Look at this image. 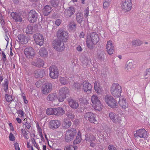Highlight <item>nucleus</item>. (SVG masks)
Segmentation results:
<instances>
[{"label": "nucleus", "mask_w": 150, "mask_h": 150, "mask_svg": "<svg viewBox=\"0 0 150 150\" xmlns=\"http://www.w3.org/2000/svg\"><path fill=\"white\" fill-rule=\"evenodd\" d=\"M99 41L98 34L96 32H92L87 37L86 44L88 47L93 49V45L96 44Z\"/></svg>", "instance_id": "1"}, {"label": "nucleus", "mask_w": 150, "mask_h": 150, "mask_svg": "<svg viewBox=\"0 0 150 150\" xmlns=\"http://www.w3.org/2000/svg\"><path fill=\"white\" fill-rule=\"evenodd\" d=\"M110 91L113 96L119 97L122 92L121 86L118 83H113L111 87Z\"/></svg>", "instance_id": "2"}, {"label": "nucleus", "mask_w": 150, "mask_h": 150, "mask_svg": "<svg viewBox=\"0 0 150 150\" xmlns=\"http://www.w3.org/2000/svg\"><path fill=\"white\" fill-rule=\"evenodd\" d=\"M105 103L109 107L113 108H116L117 105V101L110 95H106L104 99Z\"/></svg>", "instance_id": "3"}, {"label": "nucleus", "mask_w": 150, "mask_h": 150, "mask_svg": "<svg viewBox=\"0 0 150 150\" xmlns=\"http://www.w3.org/2000/svg\"><path fill=\"white\" fill-rule=\"evenodd\" d=\"M57 37L58 40H61L63 42H66L68 39L69 35L68 32L63 29L58 30L56 33Z\"/></svg>", "instance_id": "4"}, {"label": "nucleus", "mask_w": 150, "mask_h": 150, "mask_svg": "<svg viewBox=\"0 0 150 150\" xmlns=\"http://www.w3.org/2000/svg\"><path fill=\"white\" fill-rule=\"evenodd\" d=\"M99 99L98 97L96 95H93L91 98L93 107L96 110L100 111L102 110L103 106Z\"/></svg>", "instance_id": "5"}, {"label": "nucleus", "mask_w": 150, "mask_h": 150, "mask_svg": "<svg viewBox=\"0 0 150 150\" xmlns=\"http://www.w3.org/2000/svg\"><path fill=\"white\" fill-rule=\"evenodd\" d=\"M132 6L131 0H122L121 8L125 13H127L131 10Z\"/></svg>", "instance_id": "6"}, {"label": "nucleus", "mask_w": 150, "mask_h": 150, "mask_svg": "<svg viewBox=\"0 0 150 150\" xmlns=\"http://www.w3.org/2000/svg\"><path fill=\"white\" fill-rule=\"evenodd\" d=\"M76 131L74 128L69 129L66 131L65 137V141L69 142L71 141L76 135Z\"/></svg>", "instance_id": "7"}, {"label": "nucleus", "mask_w": 150, "mask_h": 150, "mask_svg": "<svg viewBox=\"0 0 150 150\" xmlns=\"http://www.w3.org/2000/svg\"><path fill=\"white\" fill-rule=\"evenodd\" d=\"M69 92L68 88L66 87L62 88L59 92V96L58 97V100L62 102L66 97V95L68 94Z\"/></svg>", "instance_id": "8"}, {"label": "nucleus", "mask_w": 150, "mask_h": 150, "mask_svg": "<svg viewBox=\"0 0 150 150\" xmlns=\"http://www.w3.org/2000/svg\"><path fill=\"white\" fill-rule=\"evenodd\" d=\"M134 137L137 138H143L147 139L148 135L147 131L144 129H141L137 130L136 133L134 134Z\"/></svg>", "instance_id": "9"}, {"label": "nucleus", "mask_w": 150, "mask_h": 150, "mask_svg": "<svg viewBox=\"0 0 150 150\" xmlns=\"http://www.w3.org/2000/svg\"><path fill=\"white\" fill-rule=\"evenodd\" d=\"M50 77L52 79L57 78L59 76V71L57 67L54 65L51 66L49 68Z\"/></svg>", "instance_id": "10"}, {"label": "nucleus", "mask_w": 150, "mask_h": 150, "mask_svg": "<svg viewBox=\"0 0 150 150\" xmlns=\"http://www.w3.org/2000/svg\"><path fill=\"white\" fill-rule=\"evenodd\" d=\"M38 17V13L34 10H32L30 11L28 13V20L31 23H33L37 21Z\"/></svg>", "instance_id": "11"}, {"label": "nucleus", "mask_w": 150, "mask_h": 150, "mask_svg": "<svg viewBox=\"0 0 150 150\" xmlns=\"http://www.w3.org/2000/svg\"><path fill=\"white\" fill-rule=\"evenodd\" d=\"M63 41L59 40H54L52 43V45L53 47L57 51H62L64 49L65 47L64 45V43H63V45L61 46Z\"/></svg>", "instance_id": "12"}, {"label": "nucleus", "mask_w": 150, "mask_h": 150, "mask_svg": "<svg viewBox=\"0 0 150 150\" xmlns=\"http://www.w3.org/2000/svg\"><path fill=\"white\" fill-rule=\"evenodd\" d=\"M24 53L28 59H33L35 55L34 49L31 47H27L24 50Z\"/></svg>", "instance_id": "13"}, {"label": "nucleus", "mask_w": 150, "mask_h": 150, "mask_svg": "<svg viewBox=\"0 0 150 150\" xmlns=\"http://www.w3.org/2000/svg\"><path fill=\"white\" fill-rule=\"evenodd\" d=\"M52 84L50 83L44 84L42 88V92L44 94H47L52 90Z\"/></svg>", "instance_id": "14"}, {"label": "nucleus", "mask_w": 150, "mask_h": 150, "mask_svg": "<svg viewBox=\"0 0 150 150\" xmlns=\"http://www.w3.org/2000/svg\"><path fill=\"white\" fill-rule=\"evenodd\" d=\"M109 116L112 121L116 124L120 123L121 121L120 117L114 112H110Z\"/></svg>", "instance_id": "15"}, {"label": "nucleus", "mask_w": 150, "mask_h": 150, "mask_svg": "<svg viewBox=\"0 0 150 150\" xmlns=\"http://www.w3.org/2000/svg\"><path fill=\"white\" fill-rule=\"evenodd\" d=\"M33 38L37 44L40 46L43 45L44 40L43 36L41 34H35L33 35Z\"/></svg>", "instance_id": "16"}, {"label": "nucleus", "mask_w": 150, "mask_h": 150, "mask_svg": "<svg viewBox=\"0 0 150 150\" xmlns=\"http://www.w3.org/2000/svg\"><path fill=\"white\" fill-rule=\"evenodd\" d=\"M95 115L92 112H87L85 114L84 118L87 120L91 122L95 123L96 121L95 118Z\"/></svg>", "instance_id": "17"}, {"label": "nucleus", "mask_w": 150, "mask_h": 150, "mask_svg": "<svg viewBox=\"0 0 150 150\" xmlns=\"http://www.w3.org/2000/svg\"><path fill=\"white\" fill-rule=\"evenodd\" d=\"M17 38L18 40L17 41L22 44H26L29 40L28 36L27 35L19 34L18 35Z\"/></svg>", "instance_id": "18"}, {"label": "nucleus", "mask_w": 150, "mask_h": 150, "mask_svg": "<svg viewBox=\"0 0 150 150\" xmlns=\"http://www.w3.org/2000/svg\"><path fill=\"white\" fill-rule=\"evenodd\" d=\"M75 12V9L74 7L71 6L69 7L67 9H66L64 12V16L67 18L71 17Z\"/></svg>", "instance_id": "19"}, {"label": "nucleus", "mask_w": 150, "mask_h": 150, "mask_svg": "<svg viewBox=\"0 0 150 150\" xmlns=\"http://www.w3.org/2000/svg\"><path fill=\"white\" fill-rule=\"evenodd\" d=\"M69 105L72 109H76L78 108L79 106L78 102L73 99L71 97L69 98L67 100Z\"/></svg>", "instance_id": "20"}, {"label": "nucleus", "mask_w": 150, "mask_h": 150, "mask_svg": "<svg viewBox=\"0 0 150 150\" xmlns=\"http://www.w3.org/2000/svg\"><path fill=\"white\" fill-rule=\"evenodd\" d=\"M50 128L53 129H57L61 125L60 121L58 120H51L49 123Z\"/></svg>", "instance_id": "21"}, {"label": "nucleus", "mask_w": 150, "mask_h": 150, "mask_svg": "<svg viewBox=\"0 0 150 150\" xmlns=\"http://www.w3.org/2000/svg\"><path fill=\"white\" fill-rule=\"evenodd\" d=\"M11 15L15 22L18 23H21L22 22V18L21 17V15L19 13L12 12L11 13Z\"/></svg>", "instance_id": "22"}, {"label": "nucleus", "mask_w": 150, "mask_h": 150, "mask_svg": "<svg viewBox=\"0 0 150 150\" xmlns=\"http://www.w3.org/2000/svg\"><path fill=\"white\" fill-rule=\"evenodd\" d=\"M92 88V85L89 82L85 81L83 82L82 89L85 92L89 93L91 92Z\"/></svg>", "instance_id": "23"}, {"label": "nucleus", "mask_w": 150, "mask_h": 150, "mask_svg": "<svg viewBox=\"0 0 150 150\" xmlns=\"http://www.w3.org/2000/svg\"><path fill=\"white\" fill-rule=\"evenodd\" d=\"M105 52L103 50H99L98 51L96 55V59L98 61L102 62L105 59Z\"/></svg>", "instance_id": "24"}, {"label": "nucleus", "mask_w": 150, "mask_h": 150, "mask_svg": "<svg viewBox=\"0 0 150 150\" xmlns=\"http://www.w3.org/2000/svg\"><path fill=\"white\" fill-rule=\"evenodd\" d=\"M52 9L51 7L48 5L45 6L42 10V12L44 15L45 16L48 15L51 12Z\"/></svg>", "instance_id": "25"}, {"label": "nucleus", "mask_w": 150, "mask_h": 150, "mask_svg": "<svg viewBox=\"0 0 150 150\" xmlns=\"http://www.w3.org/2000/svg\"><path fill=\"white\" fill-rule=\"evenodd\" d=\"M45 75V72L44 69L40 70L38 69L34 71V76L36 78L39 77L42 78Z\"/></svg>", "instance_id": "26"}, {"label": "nucleus", "mask_w": 150, "mask_h": 150, "mask_svg": "<svg viewBox=\"0 0 150 150\" xmlns=\"http://www.w3.org/2000/svg\"><path fill=\"white\" fill-rule=\"evenodd\" d=\"M32 64L38 67H42L44 64V61L40 58H38L36 60H35L32 63Z\"/></svg>", "instance_id": "27"}, {"label": "nucleus", "mask_w": 150, "mask_h": 150, "mask_svg": "<svg viewBox=\"0 0 150 150\" xmlns=\"http://www.w3.org/2000/svg\"><path fill=\"white\" fill-rule=\"evenodd\" d=\"M126 100L125 98L119 99V104L123 109H125L128 107V104L126 103Z\"/></svg>", "instance_id": "28"}, {"label": "nucleus", "mask_w": 150, "mask_h": 150, "mask_svg": "<svg viewBox=\"0 0 150 150\" xmlns=\"http://www.w3.org/2000/svg\"><path fill=\"white\" fill-rule=\"evenodd\" d=\"M55 115L57 116H61L65 113V111L63 108L58 107L54 109Z\"/></svg>", "instance_id": "29"}, {"label": "nucleus", "mask_w": 150, "mask_h": 150, "mask_svg": "<svg viewBox=\"0 0 150 150\" xmlns=\"http://www.w3.org/2000/svg\"><path fill=\"white\" fill-rule=\"evenodd\" d=\"M85 140L89 142H94L95 138L90 133H88L85 135Z\"/></svg>", "instance_id": "30"}, {"label": "nucleus", "mask_w": 150, "mask_h": 150, "mask_svg": "<svg viewBox=\"0 0 150 150\" xmlns=\"http://www.w3.org/2000/svg\"><path fill=\"white\" fill-rule=\"evenodd\" d=\"M83 15L81 12L77 13L76 15V19L77 22L79 24L81 25V23L83 20Z\"/></svg>", "instance_id": "31"}, {"label": "nucleus", "mask_w": 150, "mask_h": 150, "mask_svg": "<svg viewBox=\"0 0 150 150\" xmlns=\"http://www.w3.org/2000/svg\"><path fill=\"white\" fill-rule=\"evenodd\" d=\"M59 80L60 83L63 85L67 84L69 82V79L67 77H61Z\"/></svg>", "instance_id": "32"}, {"label": "nucleus", "mask_w": 150, "mask_h": 150, "mask_svg": "<svg viewBox=\"0 0 150 150\" xmlns=\"http://www.w3.org/2000/svg\"><path fill=\"white\" fill-rule=\"evenodd\" d=\"M34 30L33 27L31 25H28L25 28V32L27 34H31L33 33Z\"/></svg>", "instance_id": "33"}, {"label": "nucleus", "mask_w": 150, "mask_h": 150, "mask_svg": "<svg viewBox=\"0 0 150 150\" xmlns=\"http://www.w3.org/2000/svg\"><path fill=\"white\" fill-rule=\"evenodd\" d=\"M39 54L40 55L43 57H46L47 56L48 53L45 48H42L40 49V51Z\"/></svg>", "instance_id": "34"}, {"label": "nucleus", "mask_w": 150, "mask_h": 150, "mask_svg": "<svg viewBox=\"0 0 150 150\" xmlns=\"http://www.w3.org/2000/svg\"><path fill=\"white\" fill-rule=\"evenodd\" d=\"M56 98V94L51 93L48 96L47 99L48 101H52L55 100Z\"/></svg>", "instance_id": "35"}, {"label": "nucleus", "mask_w": 150, "mask_h": 150, "mask_svg": "<svg viewBox=\"0 0 150 150\" xmlns=\"http://www.w3.org/2000/svg\"><path fill=\"white\" fill-rule=\"evenodd\" d=\"M71 122L70 121L66 120L62 123L63 127L65 128H68L71 125Z\"/></svg>", "instance_id": "36"}, {"label": "nucleus", "mask_w": 150, "mask_h": 150, "mask_svg": "<svg viewBox=\"0 0 150 150\" xmlns=\"http://www.w3.org/2000/svg\"><path fill=\"white\" fill-rule=\"evenodd\" d=\"M4 83H3L4 89L5 92H6L8 89V79H5L4 80Z\"/></svg>", "instance_id": "37"}, {"label": "nucleus", "mask_w": 150, "mask_h": 150, "mask_svg": "<svg viewBox=\"0 0 150 150\" xmlns=\"http://www.w3.org/2000/svg\"><path fill=\"white\" fill-rule=\"evenodd\" d=\"M133 62H128L127 64V67L126 68V71L128 72L130 71L133 68Z\"/></svg>", "instance_id": "38"}, {"label": "nucleus", "mask_w": 150, "mask_h": 150, "mask_svg": "<svg viewBox=\"0 0 150 150\" xmlns=\"http://www.w3.org/2000/svg\"><path fill=\"white\" fill-rule=\"evenodd\" d=\"M54 109L55 108H48L46 110V114L48 115H50L53 114L55 115V110H54Z\"/></svg>", "instance_id": "39"}, {"label": "nucleus", "mask_w": 150, "mask_h": 150, "mask_svg": "<svg viewBox=\"0 0 150 150\" xmlns=\"http://www.w3.org/2000/svg\"><path fill=\"white\" fill-rule=\"evenodd\" d=\"M132 45H133L139 46L142 43V42L139 40H133L132 42Z\"/></svg>", "instance_id": "40"}, {"label": "nucleus", "mask_w": 150, "mask_h": 150, "mask_svg": "<svg viewBox=\"0 0 150 150\" xmlns=\"http://www.w3.org/2000/svg\"><path fill=\"white\" fill-rule=\"evenodd\" d=\"M74 89L77 90H80L81 88V84L78 83L74 82L73 85Z\"/></svg>", "instance_id": "41"}, {"label": "nucleus", "mask_w": 150, "mask_h": 150, "mask_svg": "<svg viewBox=\"0 0 150 150\" xmlns=\"http://www.w3.org/2000/svg\"><path fill=\"white\" fill-rule=\"evenodd\" d=\"M21 133L23 135L24 137L26 139H28V134L27 133L25 129H21Z\"/></svg>", "instance_id": "42"}, {"label": "nucleus", "mask_w": 150, "mask_h": 150, "mask_svg": "<svg viewBox=\"0 0 150 150\" xmlns=\"http://www.w3.org/2000/svg\"><path fill=\"white\" fill-rule=\"evenodd\" d=\"M111 1L103 0V7L105 9H107L108 8Z\"/></svg>", "instance_id": "43"}, {"label": "nucleus", "mask_w": 150, "mask_h": 150, "mask_svg": "<svg viewBox=\"0 0 150 150\" xmlns=\"http://www.w3.org/2000/svg\"><path fill=\"white\" fill-rule=\"evenodd\" d=\"M81 139L80 135L77 136L73 142V144H76L79 143L81 142Z\"/></svg>", "instance_id": "44"}, {"label": "nucleus", "mask_w": 150, "mask_h": 150, "mask_svg": "<svg viewBox=\"0 0 150 150\" xmlns=\"http://www.w3.org/2000/svg\"><path fill=\"white\" fill-rule=\"evenodd\" d=\"M18 107V106H16V109L17 110L16 113L20 115L21 117H23L24 116V113L23 111L21 110H19Z\"/></svg>", "instance_id": "45"}, {"label": "nucleus", "mask_w": 150, "mask_h": 150, "mask_svg": "<svg viewBox=\"0 0 150 150\" xmlns=\"http://www.w3.org/2000/svg\"><path fill=\"white\" fill-rule=\"evenodd\" d=\"M5 98L6 100L8 102H11L13 100L12 96L11 95L7 94L5 95Z\"/></svg>", "instance_id": "46"}, {"label": "nucleus", "mask_w": 150, "mask_h": 150, "mask_svg": "<svg viewBox=\"0 0 150 150\" xmlns=\"http://www.w3.org/2000/svg\"><path fill=\"white\" fill-rule=\"evenodd\" d=\"M114 46L112 45V42L111 41H109L107 42L106 46V49L114 48Z\"/></svg>", "instance_id": "47"}, {"label": "nucleus", "mask_w": 150, "mask_h": 150, "mask_svg": "<svg viewBox=\"0 0 150 150\" xmlns=\"http://www.w3.org/2000/svg\"><path fill=\"white\" fill-rule=\"evenodd\" d=\"M96 92L98 94H101L102 93L103 89L101 86L98 87L96 88L95 89Z\"/></svg>", "instance_id": "48"}, {"label": "nucleus", "mask_w": 150, "mask_h": 150, "mask_svg": "<svg viewBox=\"0 0 150 150\" xmlns=\"http://www.w3.org/2000/svg\"><path fill=\"white\" fill-rule=\"evenodd\" d=\"M50 3L52 6L54 7H57L58 5V3L55 0H51Z\"/></svg>", "instance_id": "49"}, {"label": "nucleus", "mask_w": 150, "mask_h": 150, "mask_svg": "<svg viewBox=\"0 0 150 150\" xmlns=\"http://www.w3.org/2000/svg\"><path fill=\"white\" fill-rule=\"evenodd\" d=\"M66 115L67 117L71 120L73 119L74 117V114L71 112H67L66 113Z\"/></svg>", "instance_id": "50"}, {"label": "nucleus", "mask_w": 150, "mask_h": 150, "mask_svg": "<svg viewBox=\"0 0 150 150\" xmlns=\"http://www.w3.org/2000/svg\"><path fill=\"white\" fill-rule=\"evenodd\" d=\"M89 10V7H87L84 11V16L85 17H86L88 16Z\"/></svg>", "instance_id": "51"}, {"label": "nucleus", "mask_w": 150, "mask_h": 150, "mask_svg": "<svg viewBox=\"0 0 150 150\" xmlns=\"http://www.w3.org/2000/svg\"><path fill=\"white\" fill-rule=\"evenodd\" d=\"M1 53L2 55V57L1 59L3 60V63L4 64L5 63L6 60V56L4 51H2Z\"/></svg>", "instance_id": "52"}, {"label": "nucleus", "mask_w": 150, "mask_h": 150, "mask_svg": "<svg viewBox=\"0 0 150 150\" xmlns=\"http://www.w3.org/2000/svg\"><path fill=\"white\" fill-rule=\"evenodd\" d=\"M108 150H117V148L112 144H109L108 146Z\"/></svg>", "instance_id": "53"}, {"label": "nucleus", "mask_w": 150, "mask_h": 150, "mask_svg": "<svg viewBox=\"0 0 150 150\" xmlns=\"http://www.w3.org/2000/svg\"><path fill=\"white\" fill-rule=\"evenodd\" d=\"M113 48H112L106 49L107 51L109 54L111 55L112 54L113 52Z\"/></svg>", "instance_id": "54"}, {"label": "nucleus", "mask_w": 150, "mask_h": 150, "mask_svg": "<svg viewBox=\"0 0 150 150\" xmlns=\"http://www.w3.org/2000/svg\"><path fill=\"white\" fill-rule=\"evenodd\" d=\"M9 138L10 140L11 141H13L15 140V137L12 133H10L9 134Z\"/></svg>", "instance_id": "55"}, {"label": "nucleus", "mask_w": 150, "mask_h": 150, "mask_svg": "<svg viewBox=\"0 0 150 150\" xmlns=\"http://www.w3.org/2000/svg\"><path fill=\"white\" fill-rule=\"evenodd\" d=\"M94 86L95 89L101 86L100 85L99 82L98 81H96L95 82Z\"/></svg>", "instance_id": "56"}, {"label": "nucleus", "mask_w": 150, "mask_h": 150, "mask_svg": "<svg viewBox=\"0 0 150 150\" xmlns=\"http://www.w3.org/2000/svg\"><path fill=\"white\" fill-rule=\"evenodd\" d=\"M24 125H25V127H26L28 129H30V127H31V125L30 123L28 122L27 121L25 122V124Z\"/></svg>", "instance_id": "57"}, {"label": "nucleus", "mask_w": 150, "mask_h": 150, "mask_svg": "<svg viewBox=\"0 0 150 150\" xmlns=\"http://www.w3.org/2000/svg\"><path fill=\"white\" fill-rule=\"evenodd\" d=\"M70 28H71V29H76V25L75 22H74L71 24L70 25Z\"/></svg>", "instance_id": "58"}, {"label": "nucleus", "mask_w": 150, "mask_h": 150, "mask_svg": "<svg viewBox=\"0 0 150 150\" xmlns=\"http://www.w3.org/2000/svg\"><path fill=\"white\" fill-rule=\"evenodd\" d=\"M31 140L32 142L34 144V146L35 147H37V146H38V144L36 142L34 138H31Z\"/></svg>", "instance_id": "59"}, {"label": "nucleus", "mask_w": 150, "mask_h": 150, "mask_svg": "<svg viewBox=\"0 0 150 150\" xmlns=\"http://www.w3.org/2000/svg\"><path fill=\"white\" fill-rule=\"evenodd\" d=\"M62 20L60 19H58L55 22V24L57 25H59L61 23Z\"/></svg>", "instance_id": "60"}, {"label": "nucleus", "mask_w": 150, "mask_h": 150, "mask_svg": "<svg viewBox=\"0 0 150 150\" xmlns=\"http://www.w3.org/2000/svg\"><path fill=\"white\" fill-rule=\"evenodd\" d=\"M0 22L1 24H3L5 23L4 21V17L1 14L0 15Z\"/></svg>", "instance_id": "61"}, {"label": "nucleus", "mask_w": 150, "mask_h": 150, "mask_svg": "<svg viewBox=\"0 0 150 150\" xmlns=\"http://www.w3.org/2000/svg\"><path fill=\"white\" fill-rule=\"evenodd\" d=\"M14 146L16 150H20V148L19 146V145L18 143L16 142L14 144Z\"/></svg>", "instance_id": "62"}, {"label": "nucleus", "mask_w": 150, "mask_h": 150, "mask_svg": "<svg viewBox=\"0 0 150 150\" xmlns=\"http://www.w3.org/2000/svg\"><path fill=\"white\" fill-rule=\"evenodd\" d=\"M145 76H149L150 75V69H147L146 70V71L144 74Z\"/></svg>", "instance_id": "63"}, {"label": "nucleus", "mask_w": 150, "mask_h": 150, "mask_svg": "<svg viewBox=\"0 0 150 150\" xmlns=\"http://www.w3.org/2000/svg\"><path fill=\"white\" fill-rule=\"evenodd\" d=\"M85 36L84 33L83 32H81L79 35V37L80 38H84Z\"/></svg>", "instance_id": "64"}]
</instances>
